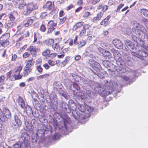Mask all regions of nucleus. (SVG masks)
<instances>
[{"instance_id": "6", "label": "nucleus", "mask_w": 148, "mask_h": 148, "mask_svg": "<svg viewBox=\"0 0 148 148\" xmlns=\"http://www.w3.org/2000/svg\"><path fill=\"white\" fill-rule=\"evenodd\" d=\"M21 116H23V115L19 112L15 113L14 116V121L12 123V125L14 126H17L18 127L21 126L22 122L20 119Z\"/></svg>"}, {"instance_id": "42", "label": "nucleus", "mask_w": 148, "mask_h": 148, "mask_svg": "<svg viewBox=\"0 0 148 148\" xmlns=\"http://www.w3.org/2000/svg\"><path fill=\"white\" fill-rule=\"evenodd\" d=\"M30 72L31 71H28L27 70H25V69L24 68V71L22 73V75L23 77L27 76Z\"/></svg>"}, {"instance_id": "57", "label": "nucleus", "mask_w": 148, "mask_h": 148, "mask_svg": "<svg viewBox=\"0 0 148 148\" xmlns=\"http://www.w3.org/2000/svg\"><path fill=\"white\" fill-rule=\"evenodd\" d=\"M9 18L10 20L12 21V22H14V21L15 20V18L14 16L12 14H10L9 15Z\"/></svg>"}, {"instance_id": "32", "label": "nucleus", "mask_w": 148, "mask_h": 148, "mask_svg": "<svg viewBox=\"0 0 148 148\" xmlns=\"http://www.w3.org/2000/svg\"><path fill=\"white\" fill-rule=\"evenodd\" d=\"M140 43L142 47H143L146 50H148V46L145 45L144 41L140 40Z\"/></svg>"}, {"instance_id": "37", "label": "nucleus", "mask_w": 148, "mask_h": 148, "mask_svg": "<svg viewBox=\"0 0 148 148\" xmlns=\"http://www.w3.org/2000/svg\"><path fill=\"white\" fill-rule=\"evenodd\" d=\"M26 123H27L26 122H25V125L24 126V128H26L27 131H31L32 127V126H30V125H27V124H26Z\"/></svg>"}, {"instance_id": "11", "label": "nucleus", "mask_w": 148, "mask_h": 148, "mask_svg": "<svg viewBox=\"0 0 148 148\" xmlns=\"http://www.w3.org/2000/svg\"><path fill=\"white\" fill-rule=\"evenodd\" d=\"M10 36V34L8 33H7L3 34L0 38V40L1 42H3L4 43L8 42V45H9V42L8 40V39L9 38Z\"/></svg>"}, {"instance_id": "39", "label": "nucleus", "mask_w": 148, "mask_h": 148, "mask_svg": "<svg viewBox=\"0 0 148 148\" xmlns=\"http://www.w3.org/2000/svg\"><path fill=\"white\" fill-rule=\"evenodd\" d=\"M5 77L4 75H1L0 77V86L4 84V81Z\"/></svg>"}, {"instance_id": "21", "label": "nucleus", "mask_w": 148, "mask_h": 148, "mask_svg": "<svg viewBox=\"0 0 148 148\" xmlns=\"http://www.w3.org/2000/svg\"><path fill=\"white\" fill-rule=\"evenodd\" d=\"M54 40L52 39H49L45 40L43 41V43L47 46L51 45L54 42Z\"/></svg>"}, {"instance_id": "62", "label": "nucleus", "mask_w": 148, "mask_h": 148, "mask_svg": "<svg viewBox=\"0 0 148 148\" xmlns=\"http://www.w3.org/2000/svg\"><path fill=\"white\" fill-rule=\"evenodd\" d=\"M86 42L85 40H82L80 42V44L81 45V47L84 46L86 44Z\"/></svg>"}, {"instance_id": "8", "label": "nucleus", "mask_w": 148, "mask_h": 148, "mask_svg": "<svg viewBox=\"0 0 148 148\" xmlns=\"http://www.w3.org/2000/svg\"><path fill=\"white\" fill-rule=\"evenodd\" d=\"M124 43L127 48L130 50H136V48L134 47L133 43L129 40H126L124 41Z\"/></svg>"}, {"instance_id": "20", "label": "nucleus", "mask_w": 148, "mask_h": 148, "mask_svg": "<svg viewBox=\"0 0 148 148\" xmlns=\"http://www.w3.org/2000/svg\"><path fill=\"white\" fill-rule=\"evenodd\" d=\"M60 116L61 118H62L64 121V125H65V123H69L70 121V118L68 117L66 114H64V116L60 115ZM65 127H66V126H65Z\"/></svg>"}, {"instance_id": "10", "label": "nucleus", "mask_w": 148, "mask_h": 148, "mask_svg": "<svg viewBox=\"0 0 148 148\" xmlns=\"http://www.w3.org/2000/svg\"><path fill=\"white\" fill-rule=\"evenodd\" d=\"M18 102V105L21 108L24 109H26L27 108L25 106V102L23 98L19 96L17 99Z\"/></svg>"}, {"instance_id": "4", "label": "nucleus", "mask_w": 148, "mask_h": 148, "mask_svg": "<svg viewBox=\"0 0 148 148\" xmlns=\"http://www.w3.org/2000/svg\"><path fill=\"white\" fill-rule=\"evenodd\" d=\"M90 66H91L90 70L95 74L98 75L100 72L101 66L100 64L95 61L90 62Z\"/></svg>"}, {"instance_id": "53", "label": "nucleus", "mask_w": 148, "mask_h": 148, "mask_svg": "<svg viewBox=\"0 0 148 148\" xmlns=\"http://www.w3.org/2000/svg\"><path fill=\"white\" fill-rule=\"evenodd\" d=\"M40 29L42 32H44L46 30V28L45 26L42 24L41 26Z\"/></svg>"}, {"instance_id": "33", "label": "nucleus", "mask_w": 148, "mask_h": 148, "mask_svg": "<svg viewBox=\"0 0 148 148\" xmlns=\"http://www.w3.org/2000/svg\"><path fill=\"white\" fill-rule=\"evenodd\" d=\"M35 62L33 61L32 58H30L26 62V64L31 66L33 65L34 64Z\"/></svg>"}, {"instance_id": "61", "label": "nucleus", "mask_w": 148, "mask_h": 148, "mask_svg": "<svg viewBox=\"0 0 148 148\" xmlns=\"http://www.w3.org/2000/svg\"><path fill=\"white\" fill-rule=\"evenodd\" d=\"M43 66L46 69H48L50 68V66L47 63H45L43 64Z\"/></svg>"}, {"instance_id": "23", "label": "nucleus", "mask_w": 148, "mask_h": 148, "mask_svg": "<svg viewBox=\"0 0 148 148\" xmlns=\"http://www.w3.org/2000/svg\"><path fill=\"white\" fill-rule=\"evenodd\" d=\"M101 45H103V47L106 48V49H108L111 50L112 51V49H114L112 48V45L111 44H109L108 43H102L101 44Z\"/></svg>"}, {"instance_id": "51", "label": "nucleus", "mask_w": 148, "mask_h": 148, "mask_svg": "<svg viewBox=\"0 0 148 148\" xmlns=\"http://www.w3.org/2000/svg\"><path fill=\"white\" fill-rule=\"evenodd\" d=\"M48 63L51 66H54L55 64V62L51 60H48Z\"/></svg>"}, {"instance_id": "58", "label": "nucleus", "mask_w": 148, "mask_h": 148, "mask_svg": "<svg viewBox=\"0 0 148 148\" xmlns=\"http://www.w3.org/2000/svg\"><path fill=\"white\" fill-rule=\"evenodd\" d=\"M100 1V0H91V2L92 4L95 5L99 3Z\"/></svg>"}, {"instance_id": "46", "label": "nucleus", "mask_w": 148, "mask_h": 148, "mask_svg": "<svg viewBox=\"0 0 148 148\" xmlns=\"http://www.w3.org/2000/svg\"><path fill=\"white\" fill-rule=\"evenodd\" d=\"M32 66L26 64V65L24 68L25 70H27L31 72L32 70Z\"/></svg>"}, {"instance_id": "17", "label": "nucleus", "mask_w": 148, "mask_h": 148, "mask_svg": "<svg viewBox=\"0 0 148 148\" xmlns=\"http://www.w3.org/2000/svg\"><path fill=\"white\" fill-rule=\"evenodd\" d=\"M148 55V53L145 50L143 49L139 51V58L143 60V57H146Z\"/></svg>"}, {"instance_id": "55", "label": "nucleus", "mask_w": 148, "mask_h": 148, "mask_svg": "<svg viewBox=\"0 0 148 148\" xmlns=\"http://www.w3.org/2000/svg\"><path fill=\"white\" fill-rule=\"evenodd\" d=\"M8 45V42H6L4 43L3 42H0V47L2 46L3 47H5Z\"/></svg>"}, {"instance_id": "31", "label": "nucleus", "mask_w": 148, "mask_h": 148, "mask_svg": "<svg viewBox=\"0 0 148 148\" xmlns=\"http://www.w3.org/2000/svg\"><path fill=\"white\" fill-rule=\"evenodd\" d=\"M56 27L48 25L47 33L49 34L51 33L56 29Z\"/></svg>"}, {"instance_id": "40", "label": "nucleus", "mask_w": 148, "mask_h": 148, "mask_svg": "<svg viewBox=\"0 0 148 148\" xmlns=\"http://www.w3.org/2000/svg\"><path fill=\"white\" fill-rule=\"evenodd\" d=\"M50 52V51L49 49H47L45 51H43L42 53V55L44 56H46L49 54Z\"/></svg>"}, {"instance_id": "5", "label": "nucleus", "mask_w": 148, "mask_h": 148, "mask_svg": "<svg viewBox=\"0 0 148 148\" xmlns=\"http://www.w3.org/2000/svg\"><path fill=\"white\" fill-rule=\"evenodd\" d=\"M11 117V114L10 111L8 109L4 108L3 111L0 110V119L2 121L4 122L10 119Z\"/></svg>"}, {"instance_id": "60", "label": "nucleus", "mask_w": 148, "mask_h": 148, "mask_svg": "<svg viewBox=\"0 0 148 148\" xmlns=\"http://www.w3.org/2000/svg\"><path fill=\"white\" fill-rule=\"evenodd\" d=\"M47 15V13L46 12H42L41 13V17L42 18H45V16Z\"/></svg>"}, {"instance_id": "38", "label": "nucleus", "mask_w": 148, "mask_h": 148, "mask_svg": "<svg viewBox=\"0 0 148 148\" xmlns=\"http://www.w3.org/2000/svg\"><path fill=\"white\" fill-rule=\"evenodd\" d=\"M60 135L58 133H56L53 136L52 138L53 139L57 140L59 138Z\"/></svg>"}, {"instance_id": "50", "label": "nucleus", "mask_w": 148, "mask_h": 148, "mask_svg": "<svg viewBox=\"0 0 148 148\" xmlns=\"http://www.w3.org/2000/svg\"><path fill=\"white\" fill-rule=\"evenodd\" d=\"M119 76L121 77L122 79H123L125 80L126 81H128L129 80V77L125 75H119Z\"/></svg>"}, {"instance_id": "41", "label": "nucleus", "mask_w": 148, "mask_h": 148, "mask_svg": "<svg viewBox=\"0 0 148 148\" xmlns=\"http://www.w3.org/2000/svg\"><path fill=\"white\" fill-rule=\"evenodd\" d=\"M27 141H26L25 142H24V141L23 142H22L21 143H16V144H19V147H21V144L23 143H24L25 144V146H23V147H26V148H30V147L28 145V144H27V145H25V143H27Z\"/></svg>"}, {"instance_id": "12", "label": "nucleus", "mask_w": 148, "mask_h": 148, "mask_svg": "<svg viewBox=\"0 0 148 148\" xmlns=\"http://www.w3.org/2000/svg\"><path fill=\"white\" fill-rule=\"evenodd\" d=\"M112 52L113 53L114 57L116 61L121 58V55L120 53L117 50L115 49H112Z\"/></svg>"}, {"instance_id": "43", "label": "nucleus", "mask_w": 148, "mask_h": 148, "mask_svg": "<svg viewBox=\"0 0 148 148\" xmlns=\"http://www.w3.org/2000/svg\"><path fill=\"white\" fill-rule=\"evenodd\" d=\"M109 22L107 20H105L104 19L100 23L101 25H104L105 26H106L108 25L109 24Z\"/></svg>"}, {"instance_id": "24", "label": "nucleus", "mask_w": 148, "mask_h": 148, "mask_svg": "<svg viewBox=\"0 0 148 148\" xmlns=\"http://www.w3.org/2000/svg\"><path fill=\"white\" fill-rule=\"evenodd\" d=\"M116 62L118 65L120 64V66L122 67L127 64V63H126L125 61L124 60H122L121 58L119 60V61L117 60Z\"/></svg>"}, {"instance_id": "34", "label": "nucleus", "mask_w": 148, "mask_h": 148, "mask_svg": "<svg viewBox=\"0 0 148 148\" xmlns=\"http://www.w3.org/2000/svg\"><path fill=\"white\" fill-rule=\"evenodd\" d=\"M33 20L32 19H30L27 20V22L24 24V25L25 27H28V26L31 25L33 22Z\"/></svg>"}, {"instance_id": "3", "label": "nucleus", "mask_w": 148, "mask_h": 148, "mask_svg": "<svg viewBox=\"0 0 148 148\" xmlns=\"http://www.w3.org/2000/svg\"><path fill=\"white\" fill-rule=\"evenodd\" d=\"M87 105L85 103H83V104H79L78 106V108L79 110L82 112L80 113L79 115L76 116L73 114L74 118L76 119H78L79 118L82 119H85L87 117H90V114L89 113L86 114V108Z\"/></svg>"}, {"instance_id": "64", "label": "nucleus", "mask_w": 148, "mask_h": 148, "mask_svg": "<svg viewBox=\"0 0 148 148\" xmlns=\"http://www.w3.org/2000/svg\"><path fill=\"white\" fill-rule=\"evenodd\" d=\"M73 87L75 88L76 90H79V87L78 85L76 84H73Z\"/></svg>"}, {"instance_id": "22", "label": "nucleus", "mask_w": 148, "mask_h": 148, "mask_svg": "<svg viewBox=\"0 0 148 148\" xmlns=\"http://www.w3.org/2000/svg\"><path fill=\"white\" fill-rule=\"evenodd\" d=\"M124 60L127 63V64L129 65L131 64L130 60H131V58L128 55H124Z\"/></svg>"}, {"instance_id": "30", "label": "nucleus", "mask_w": 148, "mask_h": 148, "mask_svg": "<svg viewBox=\"0 0 148 148\" xmlns=\"http://www.w3.org/2000/svg\"><path fill=\"white\" fill-rule=\"evenodd\" d=\"M22 69V67L19 66L16 68L15 69L14 73L15 74H20L21 71Z\"/></svg>"}, {"instance_id": "1", "label": "nucleus", "mask_w": 148, "mask_h": 148, "mask_svg": "<svg viewBox=\"0 0 148 148\" xmlns=\"http://www.w3.org/2000/svg\"><path fill=\"white\" fill-rule=\"evenodd\" d=\"M90 86L94 88L95 90L102 96H105L111 94L113 91V88L110 86H108L107 88H102L99 84L93 81L89 83Z\"/></svg>"}, {"instance_id": "35", "label": "nucleus", "mask_w": 148, "mask_h": 148, "mask_svg": "<svg viewBox=\"0 0 148 148\" xmlns=\"http://www.w3.org/2000/svg\"><path fill=\"white\" fill-rule=\"evenodd\" d=\"M45 130L44 129L38 130L36 133L37 136H39L40 134H45Z\"/></svg>"}, {"instance_id": "63", "label": "nucleus", "mask_w": 148, "mask_h": 148, "mask_svg": "<svg viewBox=\"0 0 148 148\" xmlns=\"http://www.w3.org/2000/svg\"><path fill=\"white\" fill-rule=\"evenodd\" d=\"M66 18L65 17H63L62 18L60 19V23L61 24H63L64 22L66 20Z\"/></svg>"}, {"instance_id": "52", "label": "nucleus", "mask_w": 148, "mask_h": 148, "mask_svg": "<svg viewBox=\"0 0 148 148\" xmlns=\"http://www.w3.org/2000/svg\"><path fill=\"white\" fill-rule=\"evenodd\" d=\"M69 59V57H66L65 60L62 62V64L64 66L67 63L68 61V59Z\"/></svg>"}, {"instance_id": "56", "label": "nucleus", "mask_w": 148, "mask_h": 148, "mask_svg": "<svg viewBox=\"0 0 148 148\" xmlns=\"http://www.w3.org/2000/svg\"><path fill=\"white\" fill-rule=\"evenodd\" d=\"M30 54L29 53L27 52H26L24 53L23 54V57L24 58H26L28 57L29 56Z\"/></svg>"}, {"instance_id": "15", "label": "nucleus", "mask_w": 148, "mask_h": 148, "mask_svg": "<svg viewBox=\"0 0 148 148\" xmlns=\"http://www.w3.org/2000/svg\"><path fill=\"white\" fill-rule=\"evenodd\" d=\"M29 138V136L26 132H24L22 133L21 134V138L23 140V141L25 142L28 140Z\"/></svg>"}, {"instance_id": "19", "label": "nucleus", "mask_w": 148, "mask_h": 148, "mask_svg": "<svg viewBox=\"0 0 148 148\" xmlns=\"http://www.w3.org/2000/svg\"><path fill=\"white\" fill-rule=\"evenodd\" d=\"M16 25V23L15 22H8L5 25V27L8 29L11 28L15 26Z\"/></svg>"}, {"instance_id": "9", "label": "nucleus", "mask_w": 148, "mask_h": 148, "mask_svg": "<svg viewBox=\"0 0 148 148\" xmlns=\"http://www.w3.org/2000/svg\"><path fill=\"white\" fill-rule=\"evenodd\" d=\"M112 43L114 46L117 48H121L122 47L123 43L118 39H115L112 41Z\"/></svg>"}, {"instance_id": "47", "label": "nucleus", "mask_w": 148, "mask_h": 148, "mask_svg": "<svg viewBox=\"0 0 148 148\" xmlns=\"http://www.w3.org/2000/svg\"><path fill=\"white\" fill-rule=\"evenodd\" d=\"M86 93L87 96L89 97H92L93 95V92L90 90H87Z\"/></svg>"}, {"instance_id": "29", "label": "nucleus", "mask_w": 148, "mask_h": 148, "mask_svg": "<svg viewBox=\"0 0 148 148\" xmlns=\"http://www.w3.org/2000/svg\"><path fill=\"white\" fill-rule=\"evenodd\" d=\"M140 12L144 16L148 18V10L145 9H142L140 10Z\"/></svg>"}, {"instance_id": "18", "label": "nucleus", "mask_w": 148, "mask_h": 148, "mask_svg": "<svg viewBox=\"0 0 148 148\" xmlns=\"http://www.w3.org/2000/svg\"><path fill=\"white\" fill-rule=\"evenodd\" d=\"M99 50L104 57H108L110 56L111 54L110 53L109 51H107L101 48L99 49Z\"/></svg>"}, {"instance_id": "25", "label": "nucleus", "mask_w": 148, "mask_h": 148, "mask_svg": "<svg viewBox=\"0 0 148 148\" xmlns=\"http://www.w3.org/2000/svg\"><path fill=\"white\" fill-rule=\"evenodd\" d=\"M49 76V75L47 73L38 76L36 78L37 80H39L42 79L47 78Z\"/></svg>"}, {"instance_id": "28", "label": "nucleus", "mask_w": 148, "mask_h": 148, "mask_svg": "<svg viewBox=\"0 0 148 148\" xmlns=\"http://www.w3.org/2000/svg\"><path fill=\"white\" fill-rule=\"evenodd\" d=\"M84 22H79L76 23L73 27V29L76 30L77 29L79 28L83 25Z\"/></svg>"}, {"instance_id": "36", "label": "nucleus", "mask_w": 148, "mask_h": 148, "mask_svg": "<svg viewBox=\"0 0 148 148\" xmlns=\"http://www.w3.org/2000/svg\"><path fill=\"white\" fill-rule=\"evenodd\" d=\"M57 24L56 23L54 22L53 20H51L49 21L48 24V26H54V27H56Z\"/></svg>"}, {"instance_id": "54", "label": "nucleus", "mask_w": 148, "mask_h": 148, "mask_svg": "<svg viewBox=\"0 0 148 148\" xmlns=\"http://www.w3.org/2000/svg\"><path fill=\"white\" fill-rule=\"evenodd\" d=\"M124 5V4L121 3V4L117 8V9L116 10V12H118L119 11L120 9L122 8Z\"/></svg>"}, {"instance_id": "2", "label": "nucleus", "mask_w": 148, "mask_h": 148, "mask_svg": "<svg viewBox=\"0 0 148 148\" xmlns=\"http://www.w3.org/2000/svg\"><path fill=\"white\" fill-rule=\"evenodd\" d=\"M38 6L36 4L33 3L26 4L23 0H21L18 5V8L21 10L23 14L25 15H28L33 11L37 9Z\"/></svg>"}, {"instance_id": "26", "label": "nucleus", "mask_w": 148, "mask_h": 148, "mask_svg": "<svg viewBox=\"0 0 148 148\" xmlns=\"http://www.w3.org/2000/svg\"><path fill=\"white\" fill-rule=\"evenodd\" d=\"M103 15V13L101 12H99L97 14V16L96 17H95L93 18V21H99L101 19Z\"/></svg>"}, {"instance_id": "59", "label": "nucleus", "mask_w": 148, "mask_h": 148, "mask_svg": "<svg viewBox=\"0 0 148 148\" xmlns=\"http://www.w3.org/2000/svg\"><path fill=\"white\" fill-rule=\"evenodd\" d=\"M91 27V26L89 25L86 24L83 25V28H84L86 30L89 29Z\"/></svg>"}, {"instance_id": "13", "label": "nucleus", "mask_w": 148, "mask_h": 148, "mask_svg": "<svg viewBox=\"0 0 148 148\" xmlns=\"http://www.w3.org/2000/svg\"><path fill=\"white\" fill-rule=\"evenodd\" d=\"M131 69H128V68L126 69L119 66L118 68V72L120 74H123L127 72H131Z\"/></svg>"}, {"instance_id": "45", "label": "nucleus", "mask_w": 148, "mask_h": 148, "mask_svg": "<svg viewBox=\"0 0 148 148\" xmlns=\"http://www.w3.org/2000/svg\"><path fill=\"white\" fill-rule=\"evenodd\" d=\"M86 33V30L83 28L81 29L79 34V36H84Z\"/></svg>"}, {"instance_id": "16", "label": "nucleus", "mask_w": 148, "mask_h": 148, "mask_svg": "<svg viewBox=\"0 0 148 148\" xmlns=\"http://www.w3.org/2000/svg\"><path fill=\"white\" fill-rule=\"evenodd\" d=\"M29 49L32 55L33 56L35 57L37 48L35 46H31Z\"/></svg>"}, {"instance_id": "27", "label": "nucleus", "mask_w": 148, "mask_h": 148, "mask_svg": "<svg viewBox=\"0 0 148 148\" xmlns=\"http://www.w3.org/2000/svg\"><path fill=\"white\" fill-rule=\"evenodd\" d=\"M53 49L56 51H58L60 50V47L57 43H55L52 45Z\"/></svg>"}, {"instance_id": "44", "label": "nucleus", "mask_w": 148, "mask_h": 148, "mask_svg": "<svg viewBox=\"0 0 148 148\" xmlns=\"http://www.w3.org/2000/svg\"><path fill=\"white\" fill-rule=\"evenodd\" d=\"M36 69L40 73H41L43 71V69L40 65L37 66H36Z\"/></svg>"}, {"instance_id": "7", "label": "nucleus", "mask_w": 148, "mask_h": 148, "mask_svg": "<svg viewBox=\"0 0 148 148\" xmlns=\"http://www.w3.org/2000/svg\"><path fill=\"white\" fill-rule=\"evenodd\" d=\"M76 106L75 103L73 102L69 106L66 103H62V108L64 111L65 112L69 113L71 112L70 109L74 110L76 108Z\"/></svg>"}, {"instance_id": "49", "label": "nucleus", "mask_w": 148, "mask_h": 148, "mask_svg": "<svg viewBox=\"0 0 148 148\" xmlns=\"http://www.w3.org/2000/svg\"><path fill=\"white\" fill-rule=\"evenodd\" d=\"M86 112H88L89 113H91L93 111V108H91V107H88L87 106L86 108Z\"/></svg>"}, {"instance_id": "48", "label": "nucleus", "mask_w": 148, "mask_h": 148, "mask_svg": "<svg viewBox=\"0 0 148 148\" xmlns=\"http://www.w3.org/2000/svg\"><path fill=\"white\" fill-rule=\"evenodd\" d=\"M22 75H20L19 74H15L14 75V77L15 79H21L22 77Z\"/></svg>"}, {"instance_id": "14", "label": "nucleus", "mask_w": 148, "mask_h": 148, "mask_svg": "<svg viewBox=\"0 0 148 148\" xmlns=\"http://www.w3.org/2000/svg\"><path fill=\"white\" fill-rule=\"evenodd\" d=\"M54 4L51 1H48L43 6L45 8H47L48 10H52L53 9Z\"/></svg>"}]
</instances>
